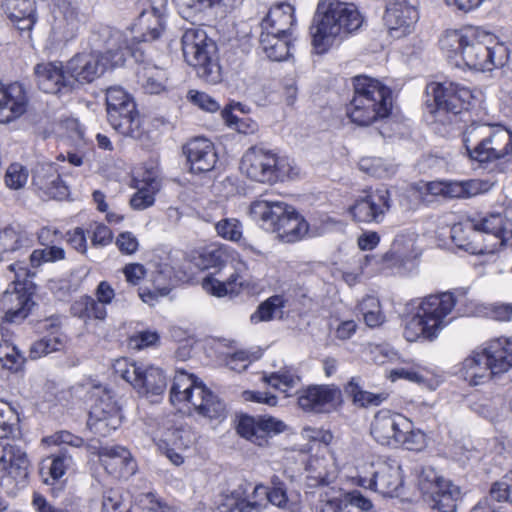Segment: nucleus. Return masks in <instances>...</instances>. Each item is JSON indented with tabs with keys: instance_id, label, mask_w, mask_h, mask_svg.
Wrapping results in <instances>:
<instances>
[{
	"instance_id": "f257e3e1",
	"label": "nucleus",
	"mask_w": 512,
	"mask_h": 512,
	"mask_svg": "<svg viewBox=\"0 0 512 512\" xmlns=\"http://www.w3.org/2000/svg\"><path fill=\"white\" fill-rule=\"evenodd\" d=\"M463 143L469 159L482 168L494 165L504 172L512 166V132L501 125L471 123L463 132Z\"/></svg>"
},
{
	"instance_id": "f03ea898",
	"label": "nucleus",
	"mask_w": 512,
	"mask_h": 512,
	"mask_svg": "<svg viewBox=\"0 0 512 512\" xmlns=\"http://www.w3.org/2000/svg\"><path fill=\"white\" fill-rule=\"evenodd\" d=\"M357 7L339 0H320L311 28L312 43L317 53H325L337 37L352 33L362 25Z\"/></svg>"
},
{
	"instance_id": "7ed1b4c3",
	"label": "nucleus",
	"mask_w": 512,
	"mask_h": 512,
	"mask_svg": "<svg viewBox=\"0 0 512 512\" xmlns=\"http://www.w3.org/2000/svg\"><path fill=\"white\" fill-rule=\"evenodd\" d=\"M354 95L347 108L351 121L368 126L389 116L392 109V91L379 80L359 75L353 78Z\"/></svg>"
},
{
	"instance_id": "20e7f679",
	"label": "nucleus",
	"mask_w": 512,
	"mask_h": 512,
	"mask_svg": "<svg viewBox=\"0 0 512 512\" xmlns=\"http://www.w3.org/2000/svg\"><path fill=\"white\" fill-rule=\"evenodd\" d=\"M250 215L261 222L263 228L275 233L278 239L286 243L299 241L309 229L304 217L282 201L259 198L251 203Z\"/></svg>"
},
{
	"instance_id": "39448f33",
	"label": "nucleus",
	"mask_w": 512,
	"mask_h": 512,
	"mask_svg": "<svg viewBox=\"0 0 512 512\" xmlns=\"http://www.w3.org/2000/svg\"><path fill=\"white\" fill-rule=\"evenodd\" d=\"M181 43L185 61L195 68L201 80L211 85L222 81L223 73L217 57V46L204 30L186 29Z\"/></svg>"
},
{
	"instance_id": "423d86ee",
	"label": "nucleus",
	"mask_w": 512,
	"mask_h": 512,
	"mask_svg": "<svg viewBox=\"0 0 512 512\" xmlns=\"http://www.w3.org/2000/svg\"><path fill=\"white\" fill-rule=\"evenodd\" d=\"M240 169L249 179L264 184L295 179L299 175L293 160L258 147H251L244 153Z\"/></svg>"
},
{
	"instance_id": "0eeeda50",
	"label": "nucleus",
	"mask_w": 512,
	"mask_h": 512,
	"mask_svg": "<svg viewBox=\"0 0 512 512\" xmlns=\"http://www.w3.org/2000/svg\"><path fill=\"white\" fill-rule=\"evenodd\" d=\"M13 279L8 288L2 293V308L5 312L4 320L10 323H20L29 314L34 302L31 297L34 293V284L28 279L29 273L21 263L8 266Z\"/></svg>"
},
{
	"instance_id": "6e6552de",
	"label": "nucleus",
	"mask_w": 512,
	"mask_h": 512,
	"mask_svg": "<svg viewBox=\"0 0 512 512\" xmlns=\"http://www.w3.org/2000/svg\"><path fill=\"white\" fill-rule=\"evenodd\" d=\"M426 90L433 97V113L440 122L452 123L459 114L468 109L473 98L470 89L453 82H433L427 85Z\"/></svg>"
},
{
	"instance_id": "1a4fd4ad",
	"label": "nucleus",
	"mask_w": 512,
	"mask_h": 512,
	"mask_svg": "<svg viewBox=\"0 0 512 512\" xmlns=\"http://www.w3.org/2000/svg\"><path fill=\"white\" fill-rule=\"evenodd\" d=\"M475 39L467 41L461 54L465 65L476 71H491L503 66L507 60L506 48L503 45L490 47L488 40L492 35L479 27H474Z\"/></svg>"
},
{
	"instance_id": "9d476101",
	"label": "nucleus",
	"mask_w": 512,
	"mask_h": 512,
	"mask_svg": "<svg viewBox=\"0 0 512 512\" xmlns=\"http://www.w3.org/2000/svg\"><path fill=\"white\" fill-rule=\"evenodd\" d=\"M89 46L112 68L124 65L132 49L127 35L110 26L94 29L89 37Z\"/></svg>"
},
{
	"instance_id": "9b49d317",
	"label": "nucleus",
	"mask_w": 512,
	"mask_h": 512,
	"mask_svg": "<svg viewBox=\"0 0 512 512\" xmlns=\"http://www.w3.org/2000/svg\"><path fill=\"white\" fill-rule=\"evenodd\" d=\"M50 36L55 43L75 39L84 23V17L72 0H53Z\"/></svg>"
},
{
	"instance_id": "f8f14e48",
	"label": "nucleus",
	"mask_w": 512,
	"mask_h": 512,
	"mask_svg": "<svg viewBox=\"0 0 512 512\" xmlns=\"http://www.w3.org/2000/svg\"><path fill=\"white\" fill-rule=\"evenodd\" d=\"M392 207L391 193L381 186L364 192L349 208L353 219L362 223H381Z\"/></svg>"
},
{
	"instance_id": "ddd939ff",
	"label": "nucleus",
	"mask_w": 512,
	"mask_h": 512,
	"mask_svg": "<svg viewBox=\"0 0 512 512\" xmlns=\"http://www.w3.org/2000/svg\"><path fill=\"white\" fill-rule=\"evenodd\" d=\"M30 462L27 454L17 444H2V487L7 493L25 487L29 476Z\"/></svg>"
},
{
	"instance_id": "4468645a",
	"label": "nucleus",
	"mask_w": 512,
	"mask_h": 512,
	"mask_svg": "<svg viewBox=\"0 0 512 512\" xmlns=\"http://www.w3.org/2000/svg\"><path fill=\"white\" fill-rule=\"evenodd\" d=\"M409 427L410 419L403 414L389 409H381L373 417L370 434L379 444L396 448Z\"/></svg>"
},
{
	"instance_id": "2eb2a0df",
	"label": "nucleus",
	"mask_w": 512,
	"mask_h": 512,
	"mask_svg": "<svg viewBox=\"0 0 512 512\" xmlns=\"http://www.w3.org/2000/svg\"><path fill=\"white\" fill-rule=\"evenodd\" d=\"M371 479H360V484L374 489L384 496L397 495L398 491L402 488L404 480L402 475V468L396 459H382L377 461L374 465Z\"/></svg>"
},
{
	"instance_id": "dca6fc26",
	"label": "nucleus",
	"mask_w": 512,
	"mask_h": 512,
	"mask_svg": "<svg viewBox=\"0 0 512 512\" xmlns=\"http://www.w3.org/2000/svg\"><path fill=\"white\" fill-rule=\"evenodd\" d=\"M342 403L341 390L335 385H311L299 392L298 405L306 412L330 413Z\"/></svg>"
},
{
	"instance_id": "f3484780",
	"label": "nucleus",
	"mask_w": 512,
	"mask_h": 512,
	"mask_svg": "<svg viewBox=\"0 0 512 512\" xmlns=\"http://www.w3.org/2000/svg\"><path fill=\"white\" fill-rule=\"evenodd\" d=\"M285 429V423L272 416L243 415L237 425L238 434L258 446L266 445L268 438L282 433Z\"/></svg>"
},
{
	"instance_id": "a211bd4d",
	"label": "nucleus",
	"mask_w": 512,
	"mask_h": 512,
	"mask_svg": "<svg viewBox=\"0 0 512 512\" xmlns=\"http://www.w3.org/2000/svg\"><path fill=\"white\" fill-rule=\"evenodd\" d=\"M143 6L149 5V10L144 8L139 14L138 26L141 33L133 35L136 43L151 42L157 40L164 30L163 16L167 0H142Z\"/></svg>"
},
{
	"instance_id": "6ab92c4d",
	"label": "nucleus",
	"mask_w": 512,
	"mask_h": 512,
	"mask_svg": "<svg viewBox=\"0 0 512 512\" xmlns=\"http://www.w3.org/2000/svg\"><path fill=\"white\" fill-rule=\"evenodd\" d=\"M108 67L107 63L91 50L90 53H79L72 57L66 63V73L72 78L73 88L76 82L81 84L93 82Z\"/></svg>"
},
{
	"instance_id": "aec40b11",
	"label": "nucleus",
	"mask_w": 512,
	"mask_h": 512,
	"mask_svg": "<svg viewBox=\"0 0 512 512\" xmlns=\"http://www.w3.org/2000/svg\"><path fill=\"white\" fill-rule=\"evenodd\" d=\"M183 154L192 173L211 171L217 162L214 144L204 137H195L183 145Z\"/></svg>"
},
{
	"instance_id": "412c9836",
	"label": "nucleus",
	"mask_w": 512,
	"mask_h": 512,
	"mask_svg": "<svg viewBox=\"0 0 512 512\" xmlns=\"http://www.w3.org/2000/svg\"><path fill=\"white\" fill-rule=\"evenodd\" d=\"M417 4V0H386L383 16L385 25L391 31L402 30V34L409 33L419 18Z\"/></svg>"
},
{
	"instance_id": "4be33fe9",
	"label": "nucleus",
	"mask_w": 512,
	"mask_h": 512,
	"mask_svg": "<svg viewBox=\"0 0 512 512\" xmlns=\"http://www.w3.org/2000/svg\"><path fill=\"white\" fill-rule=\"evenodd\" d=\"M38 87L45 93L57 94L72 89V78L61 62L39 63L34 68Z\"/></svg>"
},
{
	"instance_id": "5701e85b",
	"label": "nucleus",
	"mask_w": 512,
	"mask_h": 512,
	"mask_svg": "<svg viewBox=\"0 0 512 512\" xmlns=\"http://www.w3.org/2000/svg\"><path fill=\"white\" fill-rule=\"evenodd\" d=\"M456 304V299L452 293L446 292L438 295H429L425 297L418 311L425 316L431 326L439 331L447 324L445 318L452 312Z\"/></svg>"
},
{
	"instance_id": "b1692460",
	"label": "nucleus",
	"mask_w": 512,
	"mask_h": 512,
	"mask_svg": "<svg viewBox=\"0 0 512 512\" xmlns=\"http://www.w3.org/2000/svg\"><path fill=\"white\" fill-rule=\"evenodd\" d=\"M28 105L29 96L22 83L13 82L5 88L2 86V124L20 118L26 113Z\"/></svg>"
},
{
	"instance_id": "393cba45",
	"label": "nucleus",
	"mask_w": 512,
	"mask_h": 512,
	"mask_svg": "<svg viewBox=\"0 0 512 512\" xmlns=\"http://www.w3.org/2000/svg\"><path fill=\"white\" fill-rule=\"evenodd\" d=\"M101 464L109 474L116 477H123L133 474L135 471L134 461L130 452L121 446H105L98 451Z\"/></svg>"
},
{
	"instance_id": "a878e982",
	"label": "nucleus",
	"mask_w": 512,
	"mask_h": 512,
	"mask_svg": "<svg viewBox=\"0 0 512 512\" xmlns=\"http://www.w3.org/2000/svg\"><path fill=\"white\" fill-rule=\"evenodd\" d=\"M485 348L481 351H475L467 357L462 364V373L465 380L471 385H479L490 379L493 375L501 374L500 371H494L492 359Z\"/></svg>"
},
{
	"instance_id": "bb28decb",
	"label": "nucleus",
	"mask_w": 512,
	"mask_h": 512,
	"mask_svg": "<svg viewBox=\"0 0 512 512\" xmlns=\"http://www.w3.org/2000/svg\"><path fill=\"white\" fill-rule=\"evenodd\" d=\"M464 227L467 230L491 234L499 240V246H504L507 235V220L500 213H491L482 217L469 218Z\"/></svg>"
},
{
	"instance_id": "cd10ccee",
	"label": "nucleus",
	"mask_w": 512,
	"mask_h": 512,
	"mask_svg": "<svg viewBox=\"0 0 512 512\" xmlns=\"http://www.w3.org/2000/svg\"><path fill=\"white\" fill-rule=\"evenodd\" d=\"M460 488L451 481L438 478L430 492L431 506L440 512H456L460 500Z\"/></svg>"
},
{
	"instance_id": "c85d7f7f",
	"label": "nucleus",
	"mask_w": 512,
	"mask_h": 512,
	"mask_svg": "<svg viewBox=\"0 0 512 512\" xmlns=\"http://www.w3.org/2000/svg\"><path fill=\"white\" fill-rule=\"evenodd\" d=\"M138 84L145 93L159 94L166 89L168 80L166 71L151 62H141L136 68Z\"/></svg>"
},
{
	"instance_id": "c756f323",
	"label": "nucleus",
	"mask_w": 512,
	"mask_h": 512,
	"mask_svg": "<svg viewBox=\"0 0 512 512\" xmlns=\"http://www.w3.org/2000/svg\"><path fill=\"white\" fill-rule=\"evenodd\" d=\"M295 22L294 8L288 3L272 7L262 22V31L290 35V29Z\"/></svg>"
},
{
	"instance_id": "7c9ffc66",
	"label": "nucleus",
	"mask_w": 512,
	"mask_h": 512,
	"mask_svg": "<svg viewBox=\"0 0 512 512\" xmlns=\"http://www.w3.org/2000/svg\"><path fill=\"white\" fill-rule=\"evenodd\" d=\"M196 398L190 402L195 411L209 419H218L224 416V403L213 394L205 385L196 387Z\"/></svg>"
},
{
	"instance_id": "2f4dec72",
	"label": "nucleus",
	"mask_w": 512,
	"mask_h": 512,
	"mask_svg": "<svg viewBox=\"0 0 512 512\" xmlns=\"http://www.w3.org/2000/svg\"><path fill=\"white\" fill-rule=\"evenodd\" d=\"M117 112L119 117L115 121H112L111 114L107 113V119L111 127L123 136L141 139L144 136L145 130L136 104L134 105V111L125 112L118 109Z\"/></svg>"
},
{
	"instance_id": "473e14b6",
	"label": "nucleus",
	"mask_w": 512,
	"mask_h": 512,
	"mask_svg": "<svg viewBox=\"0 0 512 512\" xmlns=\"http://www.w3.org/2000/svg\"><path fill=\"white\" fill-rule=\"evenodd\" d=\"M167 387V379L160 368L144 367L140 379L136 382V390L146 397L160 396Z\"/></svg>"
},
{
	"instance_id": "72a5a7b5",
	"label": "nucleus",
	"mask_w": 512,
	"mask_h": 512,
	"mask_svg": "<svg viewBox=\"0 0 512 512\" xmlns=\"http://www.w3.org/2000/svg\"><path fill=\"white\" fill-rule=\"evenodd\" d=\"M259 41L264 53L272 61H283L290 55L289 35L262 31Z\"/></svg>"
},
{
	"instance_id": "f704fd0d",
	"label": "nucleus",
	"mask_w": 512,
	"mask_h": 512,
	"mask_svg": "<svg viewBox=\"0 0 512 512\" xmlns=\"http://www.w3.org/2000/svg\"><path fill=\"white\" fill-rule=\"evenodd\" d=\"M489 359H492L494 371L504 373L512 367V339L497 338L491 340L485 347Z\"/></svg>"
},
{
	"instance_id": "c9c22d12",
	"label": "nucleus",
	"mask_w": 512,
	"mask_h": 512,
	"mask_svg": "<svg viewBox=\"0 0 512 512\" xmlns=\"http://www.w3.org/2000/svg\"><path fill=\"white\" fill-rule=\"evenodd\" d=\"M203 385L204 384L194 375L179 370L173 380L170 390V400L172 403H175L176 401L191 402L193 398H196V387Z\"/></svg>"
},
{
	"instance_id": "e433bc0d",
	"label": "nucleus",
	"mask_w": 512,
	"mask_h": 512,
	"mask_svg": "<svg viewBox=\"0 0 512 512\" xmlns=\"http://www.w3.org/2000/svg\"><path fill=\"white\" fill-rule=\"evenodd\" d=\"M135 102L130 94H128L120 86H112L106 90V106L107 113L111 114L112 121H115L119 114L117 110L125 112L134 111Z\"/></svg>"
},
{
	"instance_id": "4c0bfd02",
	"label": "nucleus",
	"mask_w": 512,
	"mask_h": 512,
	"mask_svg": "<svg viewBox=\"0 0 512 512\" xmlns=\"http://www.w3.org/2000/svg\"><path fill=\"white\" fill-rule=\"evenodd\" d=\"M328 460L324 457L311 456L306 465V484L310 488L327 486L331 482V473L327 468Z\"/></svg>"
},
{
	"instance_id": "58836bf2",
	"label": "nucleus",
	"mask_w": 512,
	"mask_h": 512,
	"mask_svg": "<svg viewBox=\"0 0 512 512\" xmlns=\"http://www.w3.org/2000/svg\"><path fill=\"white\" fill-rule=\"evenodd\" d=\"M474 27H467L463 30H448L440 39L441 49L453 54H462L467 41L475 39Z\"/></svg>"
},
{
	"instance_id": "ea45409f",
	"label": "nucleus",
	"mask_w": 512,
	"mask_h": 512,
	"mask_svg": "<svg viewBox=\"0 0 512 512\" xmlns=\"http://www.w3.org/2000/svg\"><path fill=\"white\" fill-rule=\"evenodd\" d=\"M121 421L122 416H105L99 409H91L87 425L94 434L107 437L121 425Z\"/></svg>"
},
{
	"instance_id": "a19ab883",
	"label": "nucleus",
	"mask_w": 512,
	"mask_h": 512,
	"mask_svg": "<svg viewBox=\"0 0 512 512\" xmlns=\"http://www.w3.org/2000/svg\"><path fill=\"white\" fill-rule=\"evenodd\" d=\"M437 334L436 329L419 311L406 323L404 329V337L410 342L416 341L420 337L432 340L437 337Z\"/></svg>"
},
{
	"instance_id": "79ce46f5",
	"label": "nucleus",
	"mask_w": 512,
	"mask_h": 512,
	"mask_svg": "<svg viewBox=\"0 0 512 512\" xmlns=\"http://www.w3.org/2000/svg\"><path fill=\"white\" fill-rule=\"evenodd\" d=\"M142 182L144 183L143 186L138 188V191L130 200L131 207L136 210H143L153 205L154 196L161 187L160 181L155 177L148 176Z\"/></svg>"
},
{
	"instance_id": "37998d69",
	"label": "nucleus",
	"mask_w": 512,
	"mask_h": 512,
	"mask_svg": "<svg viewBox=\"0 0 512 512\" xmlns=\"http://www.w3.org/2000/svg\"><path fill=\"white\" fill-rule=\"evenodd\" d=\"M238 109L241 112H244L243 105L241 103H233L229 106L225 107L221 111V115L225 123L237 130V132L242 134H253L258 130V124L248 117L239 118L237 115L233 114V110Z\"/></svg>"
},
{
	"instance_id": "c03bdc74",
	"label": "nucleus",
	"mask_w": 512,
	"mask_h": 512,
	"mask_svg": "<svg viewBox=\"0 0 512 512\" xmlns=\"http://www.w3.org/2000/svg\"><path fill=\"white\" fill-rule=\"evenodd\" d=\"M262 380L283 393L289 392L300 383V377L291 368H282L269 375L264 374Z\"/></svg>"
},
{
	"instance_id": "a18cd8bd",
	"label": "nucleus",
	"mask_w": 512,
	"mask_h": 512,
	"mask_svg": "<svg viewBox=\"0 0 512 512\" xmlns=\"http://www.w3.org/2000/svg\"><path fill=\"white\" fill-rule=\"evenodd\" d=\"M240 279L241 276L237 271L232 273L225 282L213 277H206L203 279L202 287L206 292L221 297L228 293H234L237 286L241 287L243 283Z\"/></svg>"
},
{
	"instance_id": "49530a36",
	"label": "nucleus",
	"mask_w": 512,
	"mask_h": 512,
	"mask_svg": "<svg viewBox=\"0 0 512 512\" xmlns=\"http://www.w3.org/2000/svg\"><path fill=\"white\" fill-rule=\"evenodd\" d=\"M247 486V483H242L227 495L225 505L229 512H259L261 503H250L246 498Z\"/></svg>"
},
{
	"instance_id": "de8ad7c7",
	"label": "nucleus",
	"mask_w": 512,
	"mask_h": 512,
	"mask_svg": "<svg viewBox=\"0 0 512 512\" xmlns=\"http://www.w3.org/2000/svg\"><path fill=\"white\" fill-rule=\"evenodd\" d=\"M345 392L352 397L353 402L361 407L370 405L377 406L387 399V394L378 393L374 394L362 390L356 378H352L345 387Z\"/></svg>"
},
{
	"instance_id": "09e8293b",
	"label": "nucleus",
	"mask_w": 512,
	"mask_h": 512,
	"mask_svg": "<svg viewBox=\"0 0 512 512\" xmlns=\"http://www.w3.org/2000/svg\"><path fill=\"white\" fill-rule=\"evenodd\" d=\"M359 311L363 316L365 324L370 328L379 327L385 321V316L381 311L379 300L374 296H366L358 305Z\"/></svg>"
},
{
	"instance_id": "8fccbe9b",
	"label": "nucleus",
	"mask_w": 512,
	"mask_h": 512,
	"mask_svg": "<svg viewBox=\"0 0 512 512\" xmlns=\"http://www.w3.org/2000/svg\"><path fill=\"white\" fill-rule=\"evenodd\" d=\"M27 233L19 225L6 227L2 231V252H14L29 245Z\"/></svg>"
},
{
	"instance_id": "3c124183",
	"label": "nucleus",
	"mask_w": 512,
	"mask_h": 512,
	"mask_svg": "<svg viewBox=\"0 0 512 512\" xmlns=\"http://www.w3.org/2000/svg\"><path fill=\"white\" fill-rule=\"evenodd\" d=\"M72 458L66 452L61 451L47 458L41 467V474L44 476L47 473L53 481L60 479L66 469L71 465Z\"/></svg>"
},
{
	"instance_id": "603ef678",
	"label": "nucleus",
	"mask_w": 512,
	"mask_h": 512,
	"mask_svg": "<svg viewBox=\"0 0 512 512\" xmlns=\"http://www.w3.org/2000/svg\"><path fill=\"white\" fill-rule=\"evenodd\" d=\"M219 0H173L179 14L186 20H192L199 14L212 8Z\"/></svg>"
},
{
	"instance_id": "864d4df0",
	"label": "nucleus",
	"mask_w": 512,
	"mask_h": 512,
	"mask_svg": "<svg viewBox=\"0 0 512 512\" xmlns=\"http://www.w3.org/2000/svg\"><path fill=\"white\" fill-rule=\"evenodd\" d=\"M359 168L363 172L377 178H386L393 175L396 171L395 166L387 163L381 158H362L359 162Z\"/></svg>"
},
{
	"instance_id": "5fc2aeb1",
	"label": "nucleus",
	"mask_w": 512,
	"mask_h": 512,
	"mask_svg": "<svg viewBox=\"0 0 512 512\" xmlns=\"http://www.w3.org/2000/svg\"><path fill=\"white\" fill-rule=\"evenodd\" d=\"M29 171L27 167L20 163H12L8 166L4 181L5 185L11 190L23 189L28 181Z\"/></svg>"
},
{
	"instance_id": "6e6d98bb",
	"label": "nucleus",
	"mask_w": 512,
	"mask_h": 512,
	"mask_svg": "<svg viewBox=\"0 0 512 512\" xmlns=\"http://www.w3.org/2000/svg\"><path fill=\"white\" fill-rule=\"evenodd\" d=\"M4 404L6 410L2 409V418L7 417V420L2 422V439L11 436L14 441L20 435L19 412L12 404L6 402Z\"/></svg>"
},
{
	"instance_id": "4d7b16f0",
	"label": "nucleus",
	"mask_w": 512,
	"mask_h": 512,
	"mask_svg": "<svg viewBox=\"0 0 512 512\" xmlns=\"http://www.w3.org/2000/svg\"><path fill=\"white\" fill-rule=\"evenodd\" d=\"M63 348L62 340L57 336H47L35 341L30 347V358L38 359Z\"/></svg>"
},
{
	"instance_id": "13d9d810",
	"label": "nucleus",
	"mask_w": 512,
	"mask_h": 512,
	"mask_svg": "<svg viewBox=\"0 0 512 512\" xmlns=\"http://www.w3.org/2000/svg\"><path fill=\"white\" fill-rule=\"evenodd\" d=\"M4 334L2 333V368H6L10 371H20L25 363V358L21 352L15 346H11L7 340L3 339Z\"/></svg>"
},
{
	"instance_id": "bf43d9fd",
	"label": "nucleus",
	"mask_w": 512,
	"mask_h": 512,
	"mask_svg": "<svg viewBox=\"0 0 512 512\" xmlns=\"http://www.w3.org/2000/svg\"><path fill=\"white\" fill-rule=\"evenodd\" d=\"M283 306V298L279 295H274L258 306L257 310L251 315V321L253 323L269 321L273 318L274 312Z\"/></svg>"
},
{
	"instance_id": "052dcab7",
	"label": "nucleus",
	"mask_w": 512,
	"mask_h": 512,
	"mask_svg": "<svg viewBox=\"0 0 512 512\" xmlns=\"http://www.w3.org/2000/svg\"><path fill=\"white\" fill-rule=\"evenodd\" d=\"M399 446L410 451H421L426 446V435L420 429L414 428L410 420V427L399 440L398 447Z\"/></svg>"
},
{
	"instance_id": "680f3d73",
	"label": "nucleus",
	"mask_w": 512,
	"mask_h": 512,
	"mask_svg": "<svg viewBox=\"0 0 512 512\" xmlns=\"http://www.w3.org/2000/svg\"><path fill=\"white\" fill-rule=\"evenodd\" d=\"M44 249H36L30 255L31 265L39 267L46 262H55L65 258V251L58 246L45 245Z\"/></svg>"
},
{
	"instance_id": "e2e57ef3",
	"label": "nucleus",
	"mask_w": 512,
	"mask_h": 512,
	"mask_svg": "<svg viewBox=\"0 0 512 512\" xmlns=\"http://www.w3.org/2000/svg\"><path fill=\"white\" fill-rule=\"evenodd\" d=\"M271 485L272 486L268 491L267 502L278 508L287 509L289 506V499L287 496V489L285 484L280 480L279 477L273 476L271 479Z\"/></svg>"
},
{
	"instance_id": "0e129e2a",
	"label": "nucleus",
	"mask_w": 512,
	"mask_h": 512,
	"mask_svg": "<svg viewBox=\"0 0 512 512\" xmlns=\"http://www.w3.org/2000/svg\"><path fill=\"white\" fill-rule=\"evenodd\" d=\"M57 180L58 172L52 164L38 165L32 176L33 184L42 191Z\"/></svg>"
},
{
	"instance_id": "69168bd1",
	"label": "nucleus",
	"mask_w": 512,
	"mask_h": 512,
	"mask_svg": "<svg viewBox=\"0 0 512 512\" xmlns=\"http://www.w3.org/2000/svg\"><path fill=\"white\" fill-rule=\"evenodd\" d=\"M219 236L230 241H239L242 237V224L236 218H226L216 224Z\"/></svg>"
},
{
	"instance_id": "338daca9",
	"label": "nucleus",
	"mask_w": 512,
	"mask_h": 512,
	"mask_svg": "<svg viewBox=\"0 0 512 512\" xmlns=\"http://www.w3.org/2000/svg\"><path fill=\"white\" fill-rule=\"evenodd\" d=\"M102 512H130V504L117 490H108L103 494Z\"/></svg>"
},
{
	"instance_id": "774afa93",
	"label": "nucleus",
	"mask_w": 512,
	"mask_h": 512,
	"mask_svg": "<svg viewBox=\"0 0 512 512\" xmlns=\"http://www.w3.org/2000/svg\"><path fill=\"white\" fill-rule=\"evenodd\" d=\"M3 7L8 19L19 18L22 15H31V13L35 12L33 0H5L4 4L2 3Z\"/></svg>"
}]
</instances>
